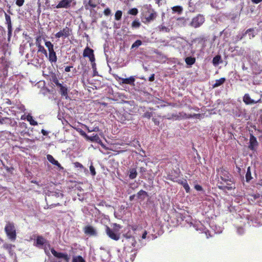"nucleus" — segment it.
<instances>
[{
    "mask_svg": "<svg viewBox=\"0 0 262 262\" xmlns=\"http://www.w3.org/2000/svg\"><path fill=\"white\" fill-rule=\"evenodd\" d=\"M141 25L140 23L138 20H134L132 24V27L133 28H139Z\"/></svg>",
    "mask_w": 262,
    "mask_h": 262,
    "instance_id": "43",
    "label": "nucleus"
},
{
    "mask_svg": "<svg viewBox=\"0 0 262 262\" xmlns=\"http://www.w3.org/2000/svg\"><path fill=\"white\" fill-rule=\"evenodd\" d=\"M26 119H27V121L29 122L30 124L31 125L35 126V125H37L38 124L37 121H35L33 119V117L31 115H28L27 116Z\"/></svg>",
    "mask_w": 262,
    "mask_h": 262,
    "instance_id": "25",
    "label": "nucleus"
},
{
    "mask_svg": "<svg viewBox=\"0 0 262 262\" xmlns=\"http://www.w3.org/2000/svg\"><path fill=\"white\" fill-rule=\"evenodd\" d=\"M251 173L250 171V167H248L246 174V179L247 182L250 181L252 179Z\"/></svg>",
    "mask_w": 262,
    "mask_h": 262,
    "instance_id": "31",
    "label": "nucleus"
},
{
    "mask_svg": "<svg viewBox=\"0 0 262 262\" xmlns=\"http://www.w3.org/2000/svg\"><path fill=\"white\" fill-rule=\"evenodd\" d=\"M260 196V195L259 193L249 194L248 200L252 201H255L257 199H259Z\"/></svg>",
    "mask_w": 262,
    "mask_h": 262,
    "instance_id": "26",
    "label": "nucleus"
},
{
    "mask_svg": "<svg viewBox=\"0 0 262 262\" xmlns=\"http://www.w3.org/2000/svg\"><path fill=\"white\" fill-rule=\"evenodd\" d=\"M72 0H62L56 6L57 8H68L70 7Z\"/></svg>",
    "mask_w": 262,
    "mask_h": 262,
    "instance_id": "11",
    "label": "nucleus"
},
{
    "mask_svg": "<svg viewBox=\"0 0 262 262\" xmlns=\"http://www.w3.org/2000/svg\"><path fill=\"white\" fill-rule=\"evenodd\" d=\"M192 116H193V118H200L202 116V115L201 114H193Z\"/></svg>",
    "mask_w": 262,
    "mask_h": 262,
    "instance_id": "60",
    "label": "nucleus"
},
{
    "mask_svg": "<svg viewBox=\"0 0 262 262\" xmlns=\"http://www.w3.org/2000/svg\"><path fill=\"white\" fill-rule=\"evenodd\" d=\"M139 199L144 200L145 197L148 196L147 192L143 190H140L137 194Z\"/></svg>",
    "mask_w": 262,
    "mask_h": 262,
    "instance_id": "23",
    "label": "nucleus"
},
{
    "mask_svg": "<svg viewBox=\"0 0 262 262\" xmlns=\"http://www.w3.org/2000/svg\"><path fill=\"white\" fill-rule=\"evenodd\" d=\"M184 115H185V118H187V119L193 118V116H192V115H191V114L187 115V114H185Z\"/></svg>",
    "mask_w": 262,
    "mask_h": 262,
    "instance_id": "63",
    "label": "nucleus"
},
{
    "mask_svg": "<svg viewBox=\"0 0 262 262\" xmlns=\"http://www.w3.org/2000/svg\"><path fill=\"white\" fill-rule=\"evenodd\" d=\"M155 80V74H152L149 77L148 80L149 81H153Z\"/></svg>",
    "mask_w": 262,
    "mask_h": 262,
    "instance_id": "61",
    "label": "nucleus"
},
{
    "mask_svg": "<svg viewBox=\"0 0 262 262\" xmlns=\"http://www.w3.org/2000/svg\"><path fill=\"white\" fill-rule=\"evenodd\" d=\"M221 185L219 186V188L221 189H222L224 191H226V190H229V187L227 185H224L222 182H221Z\"/></svg>",
    "mask_w": 262,
    "mask_h": 262,
    "instance_id": "44",
    "label": "nucleus"
},
{
    "mask_svg": "<svg viewBox=\"0 0 262 262\" xmlns=\"http://www.w3.org/2000/svg\"><path fill=\"white\" fill-rule=\"evenodd\" d=\"M5 169L8 172H12V171L14 170V168L12 167H9L8 166H6L5 167Z\"/></svg>",
    "mask_w": 262,
    "mask_h": 262,
    "instance_id": "59",
    "label": "nucleus"
},
{
    "mask_svg": "<svg viewBox=\"0 0 262 262\" xmlns=\"http://www.w3.org/2000/svg\"><path fill=\"white\" fill-rule=\"evenodd\" d=\"M153 113L151 112L146 111L142 115V117L143 118L149 119L153 116Z\"/></svg>",
    "mask_w": 262,
    "mask_h": 262,
    "instance_id": "37",
    "label": "nucleus"
},
{
    "mask_svg": "<svg viewBox=\"0 0 262 262\" xmlns=\"http://www.w3.org/2000/svg\"><path fill=\"white\" fill-rule=\"evenodd\" d=\"M37 52L38 53L40 52V53L43 54L44 55H45V56L46 57H47V56H48L47 52L46 50L45 49V48L43 47V46H42L38 47Z\"/></svg>",
    "mask_w": 262,
    "mask_h": 262,
    "instance_id": "36",
    "label": "nucleus"
},
{
    "mask_svg": "<svg viewBox=\"0 0 262 262\" xmlns=\"http://www.w3.org/2000/svg\"><path fill=\"white\" fill-rule=\"evenodd\" d=\"M221 178L222 181H223L224 182L226 183V184L228 185V184L227 182L228 181V177H227V178H223L222 176H221Z\"/></svg>",
    "mask_w": 262,
    "mask_h": 262,
    "instance_id": "55",
    "label": "nucleus"
},
{
    "mask_svg": "<svg viewBox=\"0 0 262 262\" xmlns=\"http://www.w3.org/2000/svg\"><path fill=\"white\" fill-rule=\"evenodd\" d=\"M185 60L187 64L191 66L195 63V58L194 57L190 56L186 57Z\"/></svg>",
    "mask_w": 262,
    "mask_h": 262,
    "instance_id": "24",
    "label": "nucleus"
},
{
    "mask_svg": "<svg viewBox=\"0 0 262 262\" xmlns=\"http://www.w3.org/2000/svg\"><path fill=\"white\" fill-rule=\"evenodd\" d=\"M47 243V241L41 235H38L36 239V246H43Z\"/></svg>",
    "mask_w": 262,
    "mask_h": 262,
    "instance_id": "16",
    "label": "nucleus"
},
{
    "mask_svg": "<svg viewBox=\"0 0 262 262\" xmlns=\"http://www.w3.org/2000/svg\"><path fill=\"white\" fill-rule=\"evenodd\" d=\"M146 171V169L145 167H141L139 169V172L141 173H144Z\"/></svg>",
    "mask_w": 262,
    "mask_h": 262,
    "instance_id": "56",
    "label": "nucleus"
},
{
    "mask_svg": "<svg viewBox=\"0 0 262 262\" xmlns=\"http://www.w3.org/2000/svg\"><path fill=\"white\" fill-rule=\"evenodd\" d=\"M243 101L247 105L253 104L257 103H261L262 102L261 99L260 98L258 100L255 101L251 98L249 94H245L243 97Z\"/></svg>",
    "mask_w": 262,
    "mask_h": 262,
    "instance_id": "7",
    "label": "nucleus"
},
{
    "mask_svg": "<svg viewBox=\"0 0 262 262\" xmlns=\"http://www.w3.org/2000/svg\"><path fill=\"white\" fill-rule=\"evenodd\" d=\"M147 234V231H144V233H143V234L142 235V239L146 238Z\"/></svg>",
    "mask_w": 262,
    "mask_h": 262,
    "instance_id": "64",
    "label": "nucleus"
},
{
    "mask_svg": "<svg viewBox=\"0 0 262 262\" xmlns=\"http://www.w3.org/2000/svg\"><path fill=\"white\" fill-rule=\"evenodd\" d=\"M248 35L249 39H251L255 37L254 29L250 28L247 30L244 33H239L235 38V41H238L243 38L246 35ZM234 40V38H233Z\"/></svg>",
    "mask_w": 262,
    "mask_h": 262,
    "instance_id": "2",
    "label": "nucleus"
},
{
    "mask_svg": "<svg viewBox=\"0 0 262 262\" xmlns=\"http://www.w3.org/2000/svg\"><path fill=\"white\" fill-rule=\"evenodd\" d=\"M152 121L154 122V124H155L156 125H159V124H160V122H159V121H158L156 118H152Z\"/></svg>",
    "mask_w": 262,
    "mask_h": 262,
    "instance_id": "52",
    "label": "nucleus"
},
{
    "mask_svg": "<svg viewBox=\"0 0 262 262\" xmlns=\"http://www.w3.org/2000/svg\"><path fill=\"white\" fill-rule=\"evenodd\" d=\"M179 116H177V115H174V114H172L171 116H169V117H167L166 118L167 119H171L172 118H176V119H177L178 118Z\"/></svg>",
    "mask_w": 262,
    "mask_h": 262,
    "instance_id": "54",
    "label": "nucleus"
},
{
    "mask_svg": "<svg viewBox=\"0 0 262 262\" xmlns=\"http://www.w3.org/2000/svg\"><path fill=\"white\" fill-rule=\"evenodd\" d=\"M45 46L48 49L49 51L54 50V46L50 41H46L45 42Z\"/></svg>",
    "mask_w": 262,
    "mask_h": 262,
    "instance_id": "33",
    "label": "nucleus"
},
{
    "mask_svg": "<svg viewBox=\"0 0 262 262\" xmlns=\"http://www.w3.org/2000/svg\"><path fill=\"white\" fill-rule=\"evenodd\" d=\"M5 17L6 19V23L7 25L8 28V39L9 40L12 36V22L11 19V17L5 12Z\"/></svg>",
    "mask_w": 262,
    "mask_h": 262,
    "instance_id": "6",
    "label": "nucleus"
},
{
    "mask_svg": "<svg viewBox=\"0 0 262 262\" xmlns=\"http://www.w3.org/2000/svg\"><path fill=\"white\" fill-rule=\"evenodd\" d=\"M99 4V0H89L88 4L84 5V7L86 10H89L90 9L89 7L94 8Z\"/></svg>",
    "mask_w": 262,
    "mask_h": 262,
    "instance_id": "13",
    "label": "nucleus"
},
{
    "mask_svg": "<svg viewBox=\"0 0 262 262\" xmlns=\"http://www.w3.org/2000/svg\"><path fill=\"white\" fill-rule=\"evenodd\" d=\"M251 2L255 4H258V3L262 2V0H251Z\"/></svg>",
    "mask_w": 262,
    "mask_h": 262,
    "instance_id": "62",
    "label": "nucleus"
},
{
    "mask_svg": "<svg viewBox=\"0 0 262 262\" xmlns=\"http://www.w3.org/2000/svg\"><path fill=\"white\" fill-rule=\"evenodd\" d=\"M1 59H2V62H1V63L3 64V67L5 68V69H7L9 68V65H10V63H9V62L5 58V57H2L1 58Z\"/></svg>",
    "mask_w": 262,
    "mask_h": 262,
    "instance_id": "28",
    "label": "nucleus"
},
{
    "mask_svg": "<svg viewBox=\"0 0 262 262\" xmlns=\"http://www.w3.org/2000/svg\"><path fill=\"white\" fill-rule=\"evenodd\" d=\"M105 232H106V234L111 239L115 240V241H118L119 239L120 234L117 233L114 230L112 229L107 226H106V227H105Z\"/></svg>",
    "mask_w": 262,
    "mask_h": 262,
    "instance_id": "5",
    "label": "nucleus"
},
{
    "mask_svg": "<svg viewBox=\"0 0 262 262\" xmlns=\"http://www.w3.org/2000/svg\"><path fill=\"white\" fill-rule=\"evenodd\" d=\"M104 14L106 16H108L111 14V10L109 8H106L104 10Z\"/></svg>",
    "mask_w": 262,
    "mask_h": 262,
    "instance_id": "50",
    "label": "nucleus"
},
{
    "mask_svg": "<svg viewBox=\"0 0 262 262\" xmlns=\"http://www.w3.org/2000/svg\"><path fill=\"white\" fill-rule=\"evenodd\" d=\"M128 14L133 15H136L138 13V10L137 8H132L130 9L128 11Z\"/></svg>",
    "mask_w": 262,
    "mask_h": 262,
    "instance_id": "41",
    "label": "nucleus"
},
{
    "mask_svg": "<svg viewBox=\"0 0 262 262\" xmlns=\"http://www.w3.org/2000/svg\"><path fill=\"white\" fill-rule=\"evenodd\" d=\"M128 242L131 244V245L133 247H135L137 244L136 240L134 236L133 237H130V239L128 240Z\"/></svg>",
    "mask_w": 262,
    "mask_h": 262,
    "instance_id": "42",
    "label": "nucleus"
},
{
    "mask_svg": "<svg viewBox=\"0 0 262 262\" xmlns=\"http://www.w3.org/2000/svg\"><path fill=\"white\" fill-rule=\"evenodd\" d=\"M142 45V41L140 40H137L132 45V49L138 48Z\"/></svg>",
    "mask_w": 262,
    "mask_h": 262,
    "instance_id": "38",
    "label": "nucleus"
},
{
    "mask_svg": "<svg viewBox=\"0 0 262 262\" xmlns=\"http://www.w3.org/2000/svg\"><path fill=\"white\" fill-rule=\"evenodd\" d=\"M52 254L56 257L58 258H63L66 262H69L70 259V257L67 253L58 252L54 249H52L51 250Z\"/></svg>",
    "mask_w": 262,
    "mask_h": 262,
    "instance_id": "8",
    "label": "nucleus"
},
{
    "mask_svg": "<svg viewBox=\"0 0 262 262\" xmlns=\"http://www.w3.org/2000/svg\"><path fill=\"white\" fill-rule=\"evenodd\" d=\"M225 81V79L224 78H220L215 81V83L213 85V87H217L222 85Z\"/></svg>",
    "mask_w": 262,
    "mask_h": 262,
    "instance_id": "29",
    "label": "nucleus"
},
{
    "mask_svg": "<svg viewBox=\"0 0 262 262\" xmlns=\"http://www.w3.org/2000/svg\"><path fill=\"white\" fill-rule=\"evenodd\" d=\"M128 173V176L130 179H134L137 176V172L136 168H130Z\"/></svg>",
    "mask_w": 262,
    "mask_h": 262,
    "instance_id": "21",
    "label": "nucleus"
},
{
    "mask_svg": "<svg viewBox=\"0 0 262 262\" xmlns=\"http://www.w3.org/2000/svg\"><path fill=\"white\" fill-rule=\"evenodd\" d=\"M172 10L175 12H178L179 14H181L182 12L183 8L181 6H176L173 7L172 8Z\"/></svg>",
    "mask_w": 262,
    "mask_h": 262,
    "instance_id": "32",
    "label": "nucleus"
},
{
    "mask_svg": "<svg viewBox=\"0 0 262 262\" xmlns=\"http://www.w3.org/2000/svg\"><path fill=\"white\" fill-rule=\"evenodd\" d=\"M119 79L121 80L122 83L130 85H134V82L135 81V79L133 76H130L127 78H119Z\"/></svg>",
    "mask_w": 262,
    "mask_h": 262,
    "instance_id": "15",
    "label": "nucleus"
},
{
    "mask_svg": "<svg viewBox=\"0 0 262 262\" xmlns=\"http://www.w3.org/2000/svg\"><path fill=\"white\" fill-rule=\"evenodd\" d=\"M16 123V122L9 118H3L0 119V124H11L12 123Z\"/></svg>",
    "mask_w": 262,
    "mask_h": 262,
    "instance_id": "19",
    "label": "nucleus"
},
{
    "mask_svg": "<svg viewBox=\"0 0 262 262\" xmlns=\"http://www.w3.org/2000/svg\"><path fill=\"white\" fill-rule=\"evenodd\" d=\"M83 231L85 234L89 236H96L97 235L96 230L91 225L86 226L83 229Z\"/></svg>",
    "mask_w": 262,
    "mask_h": 262,
    "instance_id": "10",
    "label": "nucleus"
},
{
    "mask_svg": "<svg viewBox=\"0 0 262 262\" xmlns=\"http://www.w3.org/2000/svg\"><path fill=\"white\" fill-rule=\"evenodd\" d=\"M41 37L40 35L38 36L36 38V39H35V45L37 48L42 46L41 45Z\"/></svg>",
    "mask_w": 262,
    "mask_h": 262,
    "instance_id": "39",
    "label": "nucleus"
},
{
    "mask_svg": "<svg viewBox=\"0 0 262 262\" xmlns=\"http://www.w3.org/2000/svg\"><path fill=\"white\" fill-rule=\"evenodd\" d=\"M258 143L256 137H255L253 135L251 134L248 148L252 151H255L256 148L258 146Z\"/></svg>",
    "mask_w": 262,
    "mask_h": 262,
    "instance_id": "9",
    "label": "nucleus"
},
{
    "mask_svg": "<svg viewBox=\"0 0 262 262\" xmlns=\"http://www.w3.org/2000/svg\"><path fill=\"white\" fill-rule=\"evenodd\" d=\"M124 237H125L126 239L129 240L130 237H133V236L131 234H129L128 233H127L124 235Z\"/></svg>",
    "mask_w": 262,
    "mask_h": 262,
    "instance_id": "53",
    "label": "nucleus"
},
{
    "mask_svg": "<svg viewBox=\"0 0 262 262\" xmlns=\"http://www.w3.org/2000/svg\"><path fill=\"white\" fill-rule=\"evenodd\" d=\"M77 130L78 131V132L80 133V134L81 135L86 138L87 139H89L90 140H91L92 141H94L95 140V138H98V136L97 135H95L94 137H88L87 136V135L86 134V133L83 130H82L81 129H79Z\"/></svg>",
    "mask_w": 262,
    "mask_h": 262,
    "instance_id": "22",
    "label": "nucleus"
},
{
    "mask_svg": "<svg viewBox=\"0 0 262 262\" xmlns=\"http://www.w3.org/2000/svg\"><path fill=\"white\" fill-rule=\"evenodd\" d=\"M47 160L52 164L58 166L60 169H63V167L61 166L60 164L56 160L52 155H48L47 156Z\"/></svg>",
    "mask_w": 262,
    "mask_h": 262,
    "instance_id": "14",
    "label": "nucleus"
},
{
    "mask_svg": "<svg viewBox=\"0 0 262 262\" xmlns=\"http://www.w3.org/2000/svg\"><path fill=\"white\" fill-rule=\"evenodd\" d=\"M60 204L59 203H55V204H49L47 203V206H48L47 208H51L52 207L60 206Z\"/></svg>",
    "mask_w": 262,
    "mask_h": 262,
    "instance_id": "49",
    "label": "nucleus"
},
{
    "mask_svg": "<svg viewBox=\"0 0 262 262\" xmlns=\"http://www.w3.org/2000/svg\"><path fill=\"white\" fill-rule=\"evenodd\" d=\"M53 82L56 84V85L57 86H60V84H61V83H60L58 79V78H57V77L56 76H54V77H53Z\"/></svg>",
    "mask_w": 262,
    "mask_h": 262,
    "instance_id": "45",
    "label": "nucleus"
},
{
    "mask_svg": "<svg viewBox=\"0 0 262 262\" xmlns=\"http://www.w3.org/2000/svg\"><path fill=\"white\" fill-rule=\"evenodd\" d=\"M205 21V18L202 14H198L195 17L192 19L190 25L195 28H198L201 26Z\"/></svg>",
    "mask_w": 262,
    "mask_h": 262,
    "instance_id": "3",
    "label": "nucleus"
},
{
    "mask_svg": "<svg viewBox=\"0 0 262 262\" xmlns=\"http://www.w3.org/2000/svg\"><path fill=\"white\" fill-rule=\"evenodd\" d=\"M59 89V93L63 97H68V88L66 85H63L62 84H60V86H58Z\"/></svg>",
    "mask_w": 262,
    "mask_h": 262,
    "instance_id": "17",
    "label": "nucleus"
},
{
    "mask_svg": "<svg viewBox=\"0 0 262 262\" xmlns=\"http://www.w3.org/2000/svg\"><path fill=\"white\" fill-rule=\"evenodd\" d=\"M48 59L51 63H55L57 60V57L54 50L49 51Z\"/></svg>",
    "mask_w": 262,
    "mask_h": 262,
    "instance_id": "12",
    "label": "nucleus"
},
{
    "mask_svg": "<svg viewBox=\"0 0 262 262\" xmlns=\"http://www.w3.org/2000/svg\"><path fill=\"white\" fill-rule=\"evenodd\" d=\"M25 2V0H16V4L17 6L19 7L22 6Z\"/></svg>",
    "mask_w": 262,
    "mask_h": 262,
    "instance_id": "48",
    "label": "nucleus"
},
{
    "mask_svg": "<svg viewBox=\"0 0 262 262\" xmlns=\"http://www.w3.org/2000/svg\"><path fill=\"white\" fill-rule=\"evenodd\" d=\"M156 17V14L155 13H151L148 16L145 17V19L147 22L149 23L151 20H153Z\"/></svg>",
    "mask_w": 262,
    "mask_h": 262,
    "instance_id": "27",
    "label": "nucleus"
},
{
    "mask_svg": "<svg viewBox=\"0 0 262 262\" xmlns=\"http://www.w3.org/2000/svg\"><path fill=\"white\" fill-rule=\"evenodd\" d=\"M72 31V29L66 27L55 34V38H62L64 39L68 38L71 35Z\"/></svg>",
    "mask_w": 262,
    "mask_h": 262,
    "instance_id": "4",
    "label": "nucleus"
},
{
    "mask_svg": "<svg viewBox=\"0 0 262 262\" xmlns=\"http://www.w3.org/2000/svg\"><path fill=\"white\" fill-rule=\"evenodd\" d=\"M73 68V66H67L65 68L64 71L66 72H70L71 69Z\"/></svg>",
    "mask_w": 262,
    "mask_h": 262,
    "instance_id": "58",
    "label": "nucleus"
},
{
    "mask_svg": "<svg viewBox=\"0 0 262 262\" xmlns=\"http://www.w3.org/2000/svg\"><path fill=\"white\" fill-rule=\"evenodd\" d=\"M178 183L183 186L187 192H189L190 191V187L186 180H179Z\"/></svg>",
    "mask_w": 262,
    "mask_h": 262,
    "instance_id": "20",
    "label": "nucleus"
},
{
    "mask_svg": "<svg viewBox=\"0 0 262 262\" xmlns=\"http://www.w3.org/2000/svg\"><path fill=\"white\" fill-rule=\"evenodd\" d=\"M194 188L196 190H198V191H202V190H203L202 187L201 185H195L194 186Z\"/></svg>",
    "mask_w": 262,
    "mask_h": 262,
    "instance_id": "51",
    "label": "nucleus"
},
{
    "mask_svg": "<svg viewBox=\"0 0 262 262\" xmlns=\"http://www.w3.org/2000/svg\"><path fill=\"white\" fill-rule=\"evenodd\" d=\"M5 231L8 238L15 241L16 238V232L15 225L13 222H7L5 227Z\"/></svg>",
    "mask_w": 262,
    "mask_h": 262,
    "instance_id": "1",
    "label": "nucleus"
},
{
    "mask_svg": "<svg viewBox=\"0 0 262 262\" xmlns=\"http://www.w3.org/2000/svg\"><path fill=\"white\" fill-rule=\"evenodd\" d=\"M94 54V50L88 47L84 49L83 53V56L84 57H89Z\"/></svg>",
    "mask_w": 262,
    "mask_h": 262,
    "instance_id": "18",
    "label": "nucleus"
},
{
    "mask_svg": "<svg viewBox=\"0 0 262 262\" xmlns=\"http://www.w3.org/2000/svg\"><path fill=\"white\" fill-rule=\"evenodd\" d=\"M73 164L75 168H79L80 169L84 168V166L80 163H79L78 162H76L74 163Z\"/></svg>",
    "mask_w": 262,
    "mask_h": 262,
    "instance_id": "47",
    "label": "nucleus"
},
{
    "mask_svg": "<svg viewBox=\"0 0 262 262\" xmlns=\"http://www.w3.org/2000/svg\"><path fill=\"white\" fill-rule=\"evenodd\" d=\"M89 58V60L90 61L92 62V63H93V62H95V55L94 54L93 55H92V56H90L89 57H88Z\"/></svg>",
    "mask_w": 262,
    "mask_h": 262,
    "instance_id": "57",
    "label": "nucleus"
},
{
    "mask_svg": "<svg viewBox=\"0 0 262 262\" xmlns=\"http://www.w3.org/2000/svg\"><path fill=\"white\" fill-rule=\"evenodd\" d=\"M221 59V56L220 55L215 56L213 58V60H212L213 64L214 65H215V66L217 65L219 63Z\"/></svg>",
    "mask_w": 262,
    "mask_h": 262,
    "instance_id": "35",
    "label": "nucleus"
},
{
    "mask_svg": "<svg viewBox=\"0 0 262 262\" xmlns=\"http://www.w3.org/2000/svg\"><path fill=\"white\" fill-rule=\"evenodd\" d=\"M72 262H86V261L81 256L78 255V256H75L73 257Z\"/></svg>",
    "mask_w": 262,
    "mask_h": 262,
    "instance_id": "30",
    "label": "nucleus"
},
{
    "mask_svg": "<svg viewBox=\"0 0 262 262\" xmlns=\"http://www.w3.org/2000/svg\"><path fill=\"white\" fill-rule=\"evenodd\" d=\"M90 170L91 171V174L93 176H95L96 174L95 167L93 166L92 164H91L90 166Z\"/></svg>",
    "mask_w": 262,
    "mask_h": 262,
    "instance_id": "46",
    "label": "nucleus"
},
{
    "mask_svg": "<svg viewBox=\"0 0 262 262\" xmlns=\"http://www.w3.org/2000/svg\"><path fill=\"white\" fill-rule=\"evenodd\" d=\"M159 30L161 32H169L170 30L168 28L164 26H159Z\"/></svg>",
    "mask_w": 262,
    "mask_h": 262,
    "instance_id": "40",
    "label": "nucleus"
},
{
    "mask_svg": "<svg viewBox=\"0 0 262 262\" xmlns=\"http://www.w3.org/2000/svg\"><path fill=\"white\" fill-rule=\"evenodd\" d=\"M122 15V12L120 10H117L115 14V18L116 20L121 19Z\"/></svg>",
    "mask_w": 262,
    "mask_h": 262,
    "instance_id": "34",
    "label": "nucleus"
}]
</instances>
